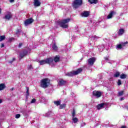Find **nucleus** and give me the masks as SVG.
I'll list each match as a JSON object with an SVG mask.
<instances>
[{
  "instance_id": "f257e3e1",
  "label": "nucleus",
  "mask_w": 128,
  "mask_h": 128,
  "mask_svg": "<svg viewBox=\"0 0 128 128\" xmlns=\"http://www.w3.org/2000/svg\"><path fill=\"white\" fill-rule=\"evenodd\" d=\"M70 21V18L64 19L62 20H58L57 24L62 28H68V22Z\"/></svg>"
},
{
  "instance_id": "f03ea898",
  "label": "nucleus",
  "mask_w": 128,
  "mask_h": 128,
  "mask_svg": "<svg viewBox=\"0 0 128 128\" xmlns=\"http://www.w3.org/2000/svg\"><path fill=\"white\" fill-rule=\"evenodd\" d=\"M50 84V80L48 78H44L41 80L40 82V86L43 88H46Z\"/></svg>"
},
{
  "instance_id": "7ed1b4c3",
  "label": "nucleus",
  "mask_w": 128,
  "mask_h": 128,
  "mask_svg": "<svg viewBox=\"0 0 128 128\" xmlns=\"http://www.w3.org/2000/svg\"><path fill=\"white\" fill-rule=\"evenodd\" d=\"M53 62L54 59H52V58H48L44 60H40L39 61V62L40 64V66H42L46 64H48L52 65V64Z\"/></svg>"
},
{
  "instance_id": "20e7f679",
  "label": "nucleus",
  "mask_w": 128,
  "mask_h": 128,
  "mask_svg": "<svg viewBox=\"0 0 128 128\" xmlns=\"http://www.w3.org/2000/svg\"><path fill=\"white\" fill-rule=\"evenodd\" d=\"M82 68H80L76 71H72L71 72L66 73V76H76V74H78L82 72Z\"/></svg>"
},
{
  "instance_id": "39448f33",
  "label": "nucleus",
  "mask_w": 128,
  "mask_h": 128,
  "mask_svg": "<svg viewBox=\"0 0 128 128\" xmlns=\"http://www.w3.org/2000/svg\"><path fill=\"white\" fill-rule=\"evenodd\" d=\"M82 4V0H75L72 4V6L74 8H78Z\"/></svg>"
},
{
  "instance_id": "423d86ee",
  "label": "nucleus",
  "mask_w": 128,
  "mask_h": 128,
  "mask_svg": "<svg viewBox=\"0 0 128 128\" xmlns=\"http://www.w3.org/2000/svg\"><path fill=\"white\" fill-rule=\"evenodd\" d=\"M32 22H34V19L32 18H28L24 21V25L27 26L28 24H32Z\"/></svg>"
},
{
  "instance_id": "0eeeda50",
  "label": "nucleus",
  "mask_w": 128,
  "mask_h": 128,
  "mask_svg": "<svg viewBox=\"0 0 128 128\" xmlns=\"http://www.w3.org/2000/svg\"><path fill=\"white\" fill-rule=\"evenodd\" d=\"M93 95L96 98H100L102 96V92L100 91L95 90L93 92Z\"/></svg>"
},
{
  "instance_id": "6e6552de",
  "label": "nucleus",
  "mask_w": 128,
  "mask_h": 128,
  "mask_svg": "<svg viewBox=\"0 0 128 128\" xmlns=\"http://www.w3.org/2000/svg\"><path fill=\"white\" fill-rule=\"evenodd\" d=\"M94 62H96V58H90L88 60V64H89L90 66H92V64H94Z\"/></svg>"
},
{
  "instance_id": "1a4fd4ad",
  "label": "nucleus",
  "mask_w": 128,
  "mask_h": 128,
  "mask_svg": "<svg viewBox=\"0 0 128 128\" xmlns=\"http://www.w3.org/2000/svg\"><path fill=\"white\" fill-rule=\"evenodd\" d=\"M82 16L84 18H88L90 16V12L88 11H84L81 14Z\"/></svg>"
},
{
  "instance_id": "9d476101",
  "label": "nucleus",
  "mask_w": 128,
  "mask_h": 128,
  "mask_svg": "<svg viewBox=\"0 0 128 128\" xmlns=\"http://www.w3.org/2000/svg\"><path fill=\"white\" fill-rule=\"evenodd\" d=\"M12 15L11 13H8L7 14L5 15L4 18L7 20H10V18H12Z\"/></svg>"
},
{
  "instance_id": "9b49d317",
  "label": "nucleus",
  "mask_w": 128,
  "mask_h": 128,
  "mask_svg": "<svg viewBox=\"0 0 128 128\" xmlns=\"http://www.w3.org/2000/svg\"><path fill=\"white\" fill-rule=\"evenodd\" d=\"M114 14H116V12L114 11H111L109 14L107 16V18L110 20V18H112L114 16Z\"/></svg>"
},
{
  "instance_id": "f8f14e48",
  "label": "nucleus",
  "mask_w": 128,
  "mask_h": 128,
  "mask_svg": "<svg viewBox=\"0 0 128 128\" xmlns=\"http://www.w3.org/2000/svg\"><path fill=\"white\" fill-rule=\"evenodd\" d=\"M66 84V82L64 80L62 79L59 80L58 82V84L59 86H64Z\"/></svg>"
},
{
  "instance_id": "ddd939ff",
  "label": "nucleus",
  "mask_w": 128,
  "mask_h": 128,
  "mask_svg": "<svg viewBox=\"0 0 128 128\" xmlns=\"http://www.w3.org/2000/svg\"><path fill=\"white\" fill-rule=\"evenodd\" d=\"M34 6H40V2L38 0H34Z\"/></svg>"
},
{
  "instance_id": "4468645a",
  "label": "nucleus",
  "mask_w": 128,
  "mask_h": 128,
  "mask_svg": "<svg viewBox=\"0 0 128 128\" xmlns=\"http://www.w3.org/2000/svg\"><path fill=\"white\" fill-rule=\"evenodd\" d=\"M52 49L53 50H54V52H56L58 50V46H56V44H54L52 45Z\"/></svg>"
},
{
  "instance_id": "2eb2a0df",
  "label": "nucleus",
  "mask_w": 128,
  "mask_h": 128,
  "mask_svg": "<svg viewBox=\"0 0 128 128\" xmlns=\"http://www.w3.org/2000/svg\"><path fill=\"white\" fill-rule=\"evenodd\" d=\"M104 103L99 104L97 106L96 108L98 110H102V108H104Z\"/></svg>"
},
{
  "instance_id": "dca6fc26",
  "label": "nucleus",
  "mask_w": 128,
  "mask_h": 128,
  "mask_svg": "<svg viewBox=\"0 0 128 128\" xmlns=\"http://www.w3.org/2000/svg\"><path fill=\"white\" fill-rule=\"evenodd\" d=\"M6 84H0V90H4L6 88Z\"/></svg>"
},
{
  "instance_id": "f3484780",
  "label": "nucleus",
  "mask_w": 128,
  "mask_h": 128,
  "mask_svg": "<svg viewBox=\"0 0 128 128\" xmlns=\"http://www.w3.org/2000/svg\"><path fill=\"white\" fill-rule=\"evenodd\" d=\"M52 116V112L50 111L44 114V116H46L47 118H48V116Z\"/></svg>"
},
{
  "instance_id": "a211bd4d",
  "label": "nucleus",
  "mask_w": 128,
  "mask_h": 128,
  "mask_svg": "<svg viewBox=\"0 0 128 128\" xmlns=\"http://www.w3.org/2000/svg\"><path fill=\"white\" fill-rule=\"evenodd\" d=\"M124 29H120L118 34L119 36H122V34H124Z\"/></svg>"
},
{
  "instance_id": "6ab92c4d",
  "label": "nucleus",
  "mask_w": 128,
  "mask_h": 128,
  "mask_svg": "<svg viewBox=\"0 0 128 128\" xmlns=\"http://www.w3.org/2000/svg\"><path fill=\"white\" fill-rule=\"evenodd\" d=\"M54 62H59L60 61V56H56V57L54 58Z\"/></svg>"
},
{
  "instance_id": "aec40b11",
  "label": "nucleus",
  "mask_w": 128,
  "mask_h": 128,
  "mask_svg": "<svg viewBox=\"0 0 128 128\" xmlns=\"http://www.w3.org/2000/svg\"><path fill=\"white\" fill-rule=\"evenodd\" d=\"M26 54V53L25 52H21L20 54V58H24V56Z\"/></svg>"
},
{
  "instance_id": "412c9836",
  "label": "nucleus",
  "mask_w": 128,
  "mask_h": 128,
  "mask_svg": "<svg viewBox=\"0 0 128 128\" xmlns=\"http://www.w3.org/2000/svg\"><path fill=\"white\" fill-rule=\"evenodd\" d=\"M98 38V37L96 36H94L90 38V40H96Z\"/></svg>"
},
{
  "instance_id": "4be33fe9",
  "label": "nucleus",
  "mask_w": 128,
  "mask_h": 128,
  "mask_svg": "<svg viewBox=\"0 0 128 128\" xmlns=\"http://www.w3.org/2000/svg\"><path fill=\"white\" fill-rule=\"evenodd\" d=\"M60 107H59V108L60 110H62V108H66V104H60Z\"/></svg>"
},
{
  "instance_id": "5701e85b",
  "label": "nucleus",
  "mask_w": 128,
  "mask_h": 128,
  "mask_svg": "<svg viewBox=\"0 0 128 128\" xmlns=\"http://www.w3.org/2000/svg\"><path fill=\"white\" fill-rule=\"evenodd\" d=\"M90 4H96L98 2V0H88Z\"/></svg>"
},
{
  "instance_id": "b1692460",
  "label": "nucleus",
  "mask_w": 128,
  "mask_h": 128,
  "mask_svg": "<svg viewBox=\"0 0 128 128\" xmlns=\"http://www.w3.org/2000/svg\"><path fill=\"white\" fill-rule=\"evenodd\" d=\"M54 104L57 106H60V101H54Z\"/></svg>"
},
{
  "instance_id": "393cba45",
  "label": "nucleus",
  "mask_w": 128,
  "mask_h": 128,
  "mask_svg": "<svg viewBox=\"0 0 128 128\" xmlns=\"http://www.w3.org/2000/svg\"><path fill=\"white\" fill-rule=\"evenodd\" d=\"M126 78V74H122L120 76V78H122V80Z\"/></svg>"
},
{
  "instance_id": "a878e982",
  "label": "nucleus",
  "mask_w": 128,
  "mask_h": 128,
  "mask_svg": "<svg viewBox=\"0 0 128 128\" xmlns=\"http://www.w3.org/2000/svg\"><path fill=\"white\" fill-rule=\"evenodd\" d=\"M120 76V72H116L114 74V78H118Z\"/></svg>"
},
{
  "instance_id": "bb28decb",
  "label": "nucleus",
  "mask_w": 128,
  "mask_h": 128,
  "mask_svg": "<svg viewBox=\"0 0 128 128\" xmlns=\"http://www.w3.org/2000/svg\"><path fill=\"white\" fill-rule=\"evenodd\" d=\"M4 38H6V36H0V42H2V40H4Z\"/></svg>"
},
{
  "instance_id": "cd10ccee",
  "label": "nucleus",
  "mask_w": 128,
  "mask_h": 128,
  "mask_svg": "<svg viewBox=\"0 0 128 128\" xmlns=\"http://www.w3.org/2000/svg\"><path fill=\"white\" fill-rule=\"evenodd\" d=\"M122 46L121 44L117 45V46H116V48L118 50H122Z\"/></svg>"
},
{
  "instance_id": "c85d7f7f",
  "label": "nucleus",
  "mask_w": 128,
  "mask_h": 128,
  "mask_svg": "<svg viewBox=\"0 0 128 128\" xmlns=\"http://www.w3.org/2000/svg\"><path fill=\"white\" fill-rule=\"evenodd\" d=\"M72 120H73L74 122V124H76V122H78V118H72Z\"/></svg>"
},
{
  "instance_id": "c756f323",
  "label": "nucleus",
  "mask_w": 128,
  "mask_h": 128,
  "mask_svg": "<svg viewBox=\"0 0 128 128\" xmlns=\"http://www.w3.org/2000/svg\"><path fill=\"white\" fill-rule=\"evenodd\" d=\"M128 44V42H125L122 43V44H121V46H122V48L123 46H126V44Z\"/></svg>"
},
{
  "instance_id": "7c9ffc66",
  "label": "nucleus",
  "mask_w": 128,
  "mask_h": 128,
  "mask_svg": "<svg viewBox=\"0 0 128 128\" xmlns=\"http://www.w3.org/2000/svg\"><path fill=\"white\" fill-rule=\"evenodd\" d=\"M28 70H32L34 68H32V65H29L27 67Z\"/></svg>"
},
{
  "instance_id": "2f4dec72",
  "label": "nucleus",
  "mask_w": 128,
  "mask_h": 128,
  "mask_svg": "<svg viewBox=\"0 0 128 128\" xmlns=\"http://www.w3.org/2000/svg\"><path fill=\"white\" fill-rule=\"evenodd\" d=\"M123 94H124V91H120L118 92V96H122Z\"/></svg>"
},
{
  "instance_id": "473e14b6",
  "label": "nucleus",
  "mask_w": 128,
  "mask_h": 128,
  "mask_svg": "<svg viewBox=\"0 0 128 128\" xmlns=\"http://www.w3.org/2000/svg\"><path fill=\"white\" fill-rule=\"evenodd\" d=\"M26 96H28L29 95V93H28V90H29L28 88H26Z\"/></svg>"
},
{
  "instance_id": "72a5a7b5",
  "label": "nucleus",
  "mask_w": 128,
  "mask_h": 128,
  "mask_svg": "<svg viewBox=\"0 0 128 128\" xmlns=\"http://www.w3.org/2000/svg\"><path fill=\"white\" fill-rule=\"evenodd\" d=\"M120 84H122V81L120 80H118V85L120 86Z\"/></svg>"
},
{
  "instance_id": "f704fd0d",
  "label": "nucleus",
  "mask_w": 128,
  "mask_h": 128,
  "mask_svg": "<svg viewBox=\"0 0 128 128\" xmlns=\"http://www.w3.org/2000/svg\"><path fill=\"white\" fill-rule=\"evenodd\" d=\"M20 118V114H17L16 115V118Z\"/></svg>"
},
{
  "instance_id": "c9c22d12",
  "label": "nucleus",
  "mask_w": 128,
  "mask_h": 128,
  "mask_svg": "<svg viewBox=\"0 0 128 128\" xmlns=\"http://www.w3.org/2000/svg\"><path fill=\"white\" fill-rule=\"evenodd\" d=\"M14 60H16V58H13L12 59V60H10V61L9 62H10V64H12V62H14Z\"/></svg>"
},
{
  "instance_id": "e433bc0d",
  "label": "nucleus",
  "mask_w": 128,
  "mask_h": 128,
  "mask_svg": "<svg viewBox=\"0 0 128 128\" xmlns=\"http://www.w3.org/2000/svg\"><path fill=\"white\" fill-rule=\"evenodd\" d=\"M36 102V99L34 98L31 101V104H34Z\"/></svg>"
},
{
  "instance_id": "4c0bfd02",
  "label": "nucleus",
  "mask_w": 128,
  "mask_h": 128,
  "mask_svg": "<svg viewBox=\"0 0 128 128\" xmlns=\"http://www.w3.org/2000/svg\"><path fill=\"white\" fill-rule=\"evenodd\" d=\"M14 40V38H9V42H12V40Z\"/></svg>"
},
{
  "instance_id": "58836bf2",
  "label": "nucleus",
  "mask_w": 128,
  "mask_h": 128,
  "mask_svg": "<svg viewBox=\"0 0 128 128\" xmlns=\"http://www.w3.org/2000/svg\"><path fill=\"white\" fill-rule=\"evenodd\" d=\"M74 116H76V112H74V111H73L72 114V118H74Z\"/></svg>"
},
{
  "instance_id": "ea45409f",
  "label": "nucleus",
  "mask_w": 128,
  "mask_h": 128,
  "mask_svg": "<svg viewBox=\"0 0 128 128\" xmlns=\"http://www.w3.org/2000/svg\"><path fill=\"white\" fill-rule=\"evenodd\" d=\"M22 43H20L19 46H18V47H19V48H21V47H22Z\"/></svg>"
},
{
  "instance_id": "a19ab883",
  "label": "nucleus",
  "mask_w": 128,
  "mask_h": 128,
  "mask_svg": "<svg viewBox=\"0 0 128 128\" xmlns=\"http://www.w3.org/2000/svg\"><path fill=\"white\" fill-rule=\"evenodd\" d=\"M4 44H2L0 45V47L1 48H4Z\"/></svg>"
},
{
  "instance_id": "79ce46f5",
  "label": "nucleus",
  "mask_w": 128,
  "mask_h": 128,
  "mask_svg": "<svg viewBox=\"0 0 128 128\" xmlns=\"http://www.w3.org/2000/svg\"><path fill=\"white\" fill-rule=\"evenodd\" d=\"M10 2H14V0H9Z\"/></svg>"
},
{
  "instance_id": "37998d69",
  "label": "nucleus",
  "mask_w": 128,
  "mask_h": 128,
  "mask_svg": "<svg viewBox=\"0 0 128 128\" xmlns=\"http://www.w3.org/2000/svg\"><path fill=\"white\" fill-rule=\"evenodd\" d=\"M124 100V98L122 97L120 98V100Z\"/></svg>"
},
{
  "instance_id": "c03bdc74",
  "label": "nucleus",
  "mask_w": 128,
  "mask_h": 128,
  "mask_svg": "<svg viewBox=\"0 0 128 128\" xmlns=\"http://www.w3.org/2000/svg\"><path fill=\"white\" fill-rule=\"evenodd\" d=\"M10 90L11 92H12V90H14V88H12L10 89Z\"/></svg>"
},
{
  "instance_id": "a18cd8bd",
  "label": "nucleus",
  "mask_w": 128,
  "mask_h": 128,
  "mask_svg": "<svg viewBox=\"0 0 128 128\" xmlns=\"http://www.w3.org/2000/svg\"><path fill=\"white\" fill-rule=\"evenodd\" d=\"M121 128H126V126H122Z\"/></svg>"
},
{
  "instance_id": "49530a36",
  "label": "nucleus",
  "mask_w": 128,
  "mask_h": 128,
  "mask_svg": "<svg viewBox=\"0 0 128 128\" xmlns=\"http://www.w3.org/2000/svg\"><path fill=\"white\" fill-rule=\"evenodd\" d=\"M2 99H0V104H2Z\"/></svg>"
},
{
  "instance_id": "de8ad7c7",
  "label": "nucleus",
  "mask_w": 128,
  "mask_h": 128,
  "mask_svg": "<svg viewBox=\"0 0 128 128\" xmlns=\"http://www.w3.org/2000/svg\"><path fill=\"white\" fill-rule=\"evenodd\" d=\"M105 58L106 60H108V58Z\"/></svg>"
},
{
  "instance_id": "09e8293b",
  "label": "nucleus",
  "mask_w": 128,
  "mask_h": 128,
  "mask_svg": "<svg viewBox=\"0 0 128 128\" xmlns=\"http://www.w3.org/2000/svg\"><path fill=\"white\" fill-rule=\"evenodd\" d=\"M0 14H2V10L0 8Z\"/></svg>"
},
{
  "instance_id": "8fccbe9b",
  "label": "nucleus",
  "mask_w": 128,
  "mask_h": 128,
  "mask_svg": "<svg viewBox=\"0 0 128 128\" xmlns=\"http://www.w3.org/2000/svg\"><path fill=\"white\" fill-rule=\"evenodd\" d=\"M16 34H18V31L16 32Z\"/></svg>"
}]
</instances>
